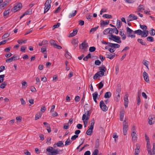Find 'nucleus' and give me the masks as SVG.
I'll list each match as a JSON object with an SVG mask.
<instances>
[{"label": "nucleus", "instance_id": "a18cd8bd", "mask_svg": "<svg viewBox=\"0 0 155 155\" xmlns=\"http://www.w3.org/2000/svg\"><path fill=\"white\" fill-rule=\"evenodd\" d=\"M4 74L0 75V83L3 82L4 80Z\"/></svg>", "mask_w": 155, "mask_h": 155}, {"label": "nucleus", "instance_id": "e433bc0d", "mask_svg": "<svg viewBox=\"0 0 155 155\" xmlns=\"http://www.w3.org/2000/svg\"><path fill=\"white\" fill-rule=\"evenodd\" d=\"M102 17L106 18H112L111 15L108 14H104L103 15Z\"/></svg>", "mask_w": 155, "mask_h": 155}, {"label": "nucleus", "instance_id": "1a4fd4ad", "mask_svg": "<svg viewBox=\"0 0 155 155\" xmlns=\"http://www.w3.org/2000/svg\"><path fill=\"white\" fill-rule=\"evenodd\" d=\"M81 46L82 47L81 49L85 50L86 49L87 50L88 45L87 43L86 42V41L84 40L83 42L79 46V48H81Z\"/></svg>", "mask_w": 155, "mask_h": 155}, {"label": "nucleus", "instance_id": "ea45409f", "mask_svg": "<svg viewBox=\"0 0 155 155\" xmlns=\"http://www.w3.org/2000/svg\"><path fill=\"white\" fill-rule=\"evenodd\" d=\"M99 140L98 139H97L96 142L95 144V148H98L99 147Z\"/></svg>", "mask_w": 155, "mask_h": 155}, {"label": "nucleus", "instance_id": "ddd939ff", "mask_svg": "<svg viewBox=\"0 0 155 155\" xmlns=\"http://www.w3.org/2000/svg\"><path fill=\"white\" fill-rule=\"evenodd\" d=\"M22 6V5L21 3L18 4L15 6L13 8V10L14 12H15L20 10Z\"/></svg>", "mask_w": 155, "mask_h": 155}, {"label": "nucleus", "instance_id": "de8ad7c7", "mask_svg": "<svg viewBox=\"0 0 155 155\" xmlns=\"http://www.w3.org/2000/svg\"><path fill=\"white\" fill-rule=\"evenodd\" d=\"M96 48L94 47H91L89 49V51L91 52H94Z\"/></svg>", "mask_w": 155, "mask_h": 155}, {"label": "nucleus", "instance_id": "473e14b6", "mask_svg": "<svg viewBox=\"0 0 155 155\" xmlns=\"http://www.w3.org/2000/svg\"><path fill=\"white\" fill-rule=\"evenodd\" d=\"M122 25V23L119 20H117V25L118 28H120Z\"/></svg>", "mask_w": 155, "mask_h": 155}, {"label": "nucleus", "instance_id": "b1692460", "mask_svg": "<svg viewBox=\"0 0 155 155\" xmlns=\"http://www.w3.org/2000/svg\"><path fill=\"white\" fill-rule=\"evenodd\" d=\"M45 7H44V13H45L46 12H47L48 10L49 9L51 8V5H48L46 4V5H45Z\"/></svg>", "mask_w": 155, "mask_h": 155}, {"label": "nucleus", "instance_id": "c756f323", "mask_svg": "<svg viewBox=\"0 0 155 155\" xmlns=\"http://www.w3.org/2000/svg\"><path fill=\"white\" fill-rule=\"evenodd\" d=\"M111 92L110 91L107 92L105 93L104 97L105 98H109L111 96Z\"/></svg>", "mask_w": 155, "mask_h": 155}, {"label": "nucleus", "instance_id": "aec40b11", "mask_svg": "<svg viewBox=\"0 0 155 155\" xmlns=\"http://www.w3.org/2000/svg\"><path fill=\"white\" fill-rule=\"evenodd\" d=\"M132 137V140L133 141H136L137 140V136L136 133L134 132H133L131 134Z\"/></svg>", "mask_w": 155, "mask_h": 155}, {"label": "nucleus", "instance_id": "dca6fc26", "mask_svg": "<svg viewBox=\"0 0 155 155\" xmlns=\"http://www.w3.org/2000/svg\"><path fill=\"white\" fill-rule=\"evenodd\" d=\"M54 148L51 147H48L46 150L49 153V154L53 155Z\"/></svg>", "mask_w": 155, "mask_h": 155}, {"label": "nucleus", "instance_id": "7ed1b4c3", "mask_svg": "<svg viewBox=\"0 0 155 155\" xmlns=\"http://www.w3.org/2000/svg\"><path fill=\"white\" fill-rule=\"evenodd\" d=\"M94 121L93 119L91 121V126L87 130L86 132V134L88 135H91L93 132V130L94 128Z\"/></svg>", "mask_w": 155, "mask_h": 155}, {"label": "nucleus", "instance_id": "4d7b16f0", "mask_svg": "<svg viewBox=\"0 0 155 155\" xmlns=\"http://www.w3.org/2000/svg\"><path fill=\"white\" fill-rule=\"evenodd\" d=\"M104 86V84L102 82H101L99 84L98 88L100 89L102 88Z\"/></svg>", "mask_w": 155, "mask_h": 155}, {"label": "nucleus", "instance_id": "58836bf2", "mask_svg": "<svg viewBox=\"0 0 155 155\" xmlns=\"http://www.w3.org/2000/svg\"><path fill=\"white\" fill-rule=\"evenodd\" d=\"M146 39L148 41L153 42L154 41L153 38L151 36H149L147 37Z\"/></svg>", "mask_w": 155, "mask_h": 155}, {"label": "nucleus", "instance_id": "13d9d810", "mask_svg": "<svg viewBox=\"0 0 155 155\" xmlns=\"http://www.w3.org/2000/svg\"><path fill=\"white\" fill-rule=\"evenodd\" d=\"M140 28L143 30H146L147 29V26L145 25H140Z\"/></svg>", "mask_w": 155, "mask_h": 155}, {"label": "nucleus", "instance_id": "412c9836", "mask_svg": "<svg viewBox=\"0 0 155 155\" xmlns=\"http://www.w3.org/2000/svg\"><path fill=\"white\" fill-rule=\"evenodd\" d=\"M78 31V30L76 29H74L73 30V32L70 34L69 36V37H73L75 36L77 34Z\"/></svg>", "mask_w": 155, "mask_h": 155}, {"label": "nucleus", "instance_id": "0e129e2a", "mask_svg": "<svg viewBox=\"0 0 155 155\" xmlns=\"http://www.w3.org/2000/svg\"><path fill=\"white\" fill-rule=\"evenodd\" d=\"M126 2L128 3H133L134 2V1L133 0H125Z\"/></svg>", "mask_w": 155, "mask_h": 155}, {"label": "nucleus", "instance_id": "4468645a", "mask_svg": "<svg viewBox=\"0 0 155 155\" xmlns=\"http://www.w3.org/2000/svg\"><path fill=\"white\" fill-rule=\"evenodd\" d=\"M128 95L127 94H125L124 97V105L125 108H126L128 106Z\"/></svg>", "mask_w": 155, "mask_h": 155}, {"label": "nucleus", "instance_id": "a878e982", "mask_svg": "<svg viewBox=\"0 0 155 155\" xmlns=\"http://www.w3.org/2000/svg\"><path fill=\"white\" fill-rule=\"evenodd\" d=\"M137 41L138 42L140 43L142 45L144 46L147 45L146 42L144 41L143 40L141 39L138 38L137 39Z\"/></svg>", "mask_w": 155, "mask_h": 155}, {"label": "nucleus", "instance_id": "f704fd0d", "mask_svg": "<svg viewBox=\"0 0 155 155\" xmlns=\"http://www.w3.org/2000/svg\"><path fill=\"white\" fill-rule=\"evenodd\" d=\"M129 18H131L132 19V20H136L137 19V16H135V15L133 14H130L128 16Z\"/></svg>", "mask_w": 155, "mask_h": 155}, {"label": "nucleus", "instance_id": "3c124183", "mask_svg": "<svg viewBox=\"0 0 155 155\" xmlns=\"http://www.w3.org/2000/svg\"><path fill=\"white\" fill-rule=\"evenodd\" d=\"M98 153V150L97 149H95L92 155H97Z\"/></svg>", "mask_w": 155, "mask_h": 155}, {"label": "nucleus", "instance_id": "f257e3e1", "mask_svg": "<svg viewBox=\"0 0 155 155\" xmlns=\"http://www.w3.org/2000/svg\"><path fill=\"white\" fill-rule=\"evenodd\" d=\"M100 71L97 72L93 76V78L94 80L97 79L98 76L102 77L104 75V72H105L107 69L104 65L99 67Z\"/></svg>", "mask_w": 155, "mask_h": 155}, {"label": "nucleus", "instance_id": "2f4dec72", "mask_svg": "<svg viewBox=\"0 0 155 155\" xmlns=\"http://www.w3.org/2000/svg\"><path fill=\"white\" fill-rule=\"evenodd\" d=\"M72 142V141L69 138L65 142L64 146H67L70 145Z\"/></svg>", "mask_w": 155, "mask_h": 155}, {"label": "nucleus", "instance_id": "680f3d73", "mask_svg": "<svg viewBox=\"0 0 155 155\" xmlns=\"http://www.w3.org/2000/svg\"><path fill=\"white\" fill-rule=\"evenodd\" d=\"M78 137V135H74L71 137V139L73 141L75 140Z\"/></svg>", "mask_w": 155, "mask_h": 155}, {"label": "nucleus", "instance_id": "f03ea898", "mask_svg": "<svg viewBox=\"0 0 155 155\" xmlns=\"http://www.w3.org/2000/svg\"><path fill=\"white\" fill-rule=\"evenodd\" d=\"M87 113H85V114L83 115L82 120H83L84 127H86L87 124V123L88 121L89 118L90 116L91 113V110H89L87 111Z\"/></svg>", "mask_w": 155, "mask_h": 155}, {"label": "nucleus", "instance_id": "9b49d317", "mask_svg": "<svg viewBox=\"0 0 155 155\" xmlns=\"http://www.w3.org/2000/svg\"><path fill=\"white\" fill-rule=\"evenodd\" d=\"M148 120V123L150 125L153 124L155 121L154 117L152 116H150L149 117Z\"/></svg>", "mask_w": 155, "mask_h": 155}, {"label": "nucleus", "instance_id": "9d476101", "mask_svg": "<svg viewBox=\"0 0 155 155\" xmlns=\"http://www.w3.org/2000/svg\"><path fill=\"white\" fill-rule=\"evenodd\" d=\"M19 58L17 55H14L13 57L8 59L6 60V62L7 63H10L13 61L18 60Z\"/></svg>", "mask_w": 155, "mask_h": 155}, {"label": "nucleus", "instance_id": "49530a36", "mask_svg": "<svg viewBox=\"0 0 155 155\" xmlns=\"http://www.w3.org/2000/svg\"><path fill=\"white\" fill-rule=\"evenodd\" d=\"M60 23H57V24L56 25H54L53 26L52 28L53 29L58 28L60 26Z\"/></svg>", "mask_w": 155, "mask_h": 155}, {"label": "nucleus", "instance_id": "c03bdc74", "mask_svg": "<svg viewBox=\"0 0 155 155\" xmlns=\"http://www.w3.org/2000/svg\"><path fill=\"white\" fill-rule=\"evenodd\" d=\"M77 11L75 10L74 13L70 14L69 15V18H71L72 17L74 16L76 14Z\"/></svg>", "mask_w": 155, "mask_h": 155}, {"label": "nucleus", "instance_id": "5fc2aeb1", "mask_svg": "<svg viewBox=\"0 0 155 155\" xmlns=\"http://www.w3.org/2000/svg\"><path fill=\"white\" fill-rule=\"evenodd\" d=\"M98 26H97L94 28H91L90 30V32H91L92 31H95L98 29Z\"/></svg>", "mask_w": 155, "mask_h": 155}, {"label": "nucleus", "instance_id": "338daca9", "mask_svg": "<svg viewBox=\"0 0 155 155\" xmlns=\"http://www.w3.org/2000/svg\"><path fill=\"white\" fill-rule=\"evenodd\" d=\"M46 110V108L45 107L43 106L41 107V110L42 112L43 113Z\"/></svg>", "mask_w": 155, "mask_h": 155}, {"label": "nucleus", "instance_id": "e2e57ef3", "mask_svg": "<svg viewBox=\"0 0 155 155\" xmlns=\"http://www.w3.org/2000/svg\"><path fill=\"white\" fill-rule=\"evenodd\" d=\"M63 128L64 129H67L69 128L68 124V123H65L64 124L63 126Z\"/></svg>", "mask_w": 155, "mask_h": 155}, {"label": "nucleus", "instance_id": "864d4df0", "mask_svg": "<svg viewBox=\"0 0 155 155\" xmlns=\"http://www.w3.org/2000/svg\"><path fill=\"white\" fill-rule=\"evenodd\" d=\"M141 37H146L147 36V34H146V31H143V34L141 35Z\"/></svg>", "mask_w": 155, "mask_h": 155}, {"label": "nucleus", "instance_id": "f3484780", "mask_svg": "<svg viewBox=\"0 0 155 155\" xmlns=\"http://www.w3.org/2000/svg\"><path fill=\"white\" fill-rule=\"evenodd\" d=\"M143 76L145 81L147 82H149V80L147 73L145 71H144L143 74Z\"/></svg>", "mask_w": 155, "mask_h": 155}, {"label": "nucleus", "instance_id": "79ce46f5", "mask_svg": "<svg viewBox=\"0 0 155 155\" xmlns=\"http://www.w3.org/2000/svg\"><path fill=\"white\" fill-rule=\"evenodd\" d=\"M150 33L151 35L154 36L155 35V30L153 29H151L150 30Z\"/></svg>", "mask_w": 155, "mask_h": 155}, {"label": "nucleus", "instance_id": "bb28decb", "mask_svg": "<svg viewBox=\"0 0 155 155\" xmlns=\"http://www.w3.org/2000/svg\"><path fill=\"white\" fill-rule=\"evenodd\" d=\"M140 149V147L139 144L137 143L136 144V148L135 149V153H139V150Z\"/></svg>", "mask_w": 155, "mask_h": 155}, {"label": "nucleus", "instance_id": "2eb2a0df", "mask_svg": "<svg viewBox=\"0 0 155 155\" xmlns=\"http://www.w3.org/2000/svg\"><path fill=\"white\" fill-rule=\"evenodd\" d=\"M124 115V110L123 109H121L120 111V118L121 121H123Z\"/></svg>", "mask_w": 155, "mask_h": 155}, {"label": "nucleus", "instance_id": "7c9ffc66", "mask_svg": "<svg viewBox=\"0 0 155 155\" xmlns=\"http://www.w3.org/2000/svg\"><path fill=\"white\" fill-rule=\"evenodd\" d=\"M61 150L57 148L56 149H54L53 155L58 154L60 153Z\"/></svg>", "mask_w": 155, "mask_h": 155}, {"label": "nucleus", "instance_id": "09e8293b", "mask_svg": "<svg viewBox=\"0 0 155 155\" xmlns=\"http://www.w3.org/2000/svg\"><path fill=\"white\" fill-rule=\"evenodd\" d=\"M26 48V47L25 46H22L21 48L20 51L22 52H25Z\"/></svg>", "mask_w": 155, "mask_h": 155}, {"label": "nucleus", "instance_id": "393cba45", "mask_svg": "<svg viewBox=\"0 0 155 155\" xmlns=\"http://www.w3.org/2000/svg\"><path fill=\"white\" fill-rule=\"evenodd\" d=\"M42 115V113L41 112H39L37 113L35 115V120H37L41 117Z\"/></svg>", "mask_w": 155, "mask_h": 155}, {"label": "nucleus", "instance_id": "6e6d98bb", "mask_svg": "<svg viewBox=\"0 0 155 155\" xmlns=\"http://www.w3.org/2000/svg\"><path fill=\"white\" fill-rule=\"evenodd\" d=\"M78 41L77 40L74 39L72 41V43L73 45H76V46L77 45H78Z\"/></svg>", "mask_w": 155, "mask_h": 155}, {"label": "nucleus", "instance_id": "c85d7f7f", "mask_svg": "<svg viewBox=\"0 0 155 155\" xmlns=\"http://www.w3.org/2000/svg\"><path fill=\"white\" fill-rule=\"evenodd\" d=\"M121 91V88L119 84H118L116 90V94H120Z\"/></svg>", "mask_w": 155, "mask_h": 155}, {"label": "nucleus", "instance_id": "8fccbe9b", "mask_svg": "<svg viewBox=\"0 0 155 155\" xmlns=\"http://www.w3.org/2000/svg\"><path fill=\"white\" fill-rule=\"evenodd\" d=\"M108 29H109L108 30H109V31H108V33L110 34V35H113L112 34L114 33L113 29L111 28H108Z\"/></svg>", "mask_w": 155, "mask_h": 155}, {"label": "nucleus", "instance_id": "c9c22d12", "mask_svg": "<svg viewBox=\"0 0 155 155\" xmlns=\"http://www.w3.org/2000/svg\"><path fill=\"white\" fill-rule=\"evenodd\" d=\"M57 146L58 147H63L64 146V143H63V141H59L57 143Z\"/></svg>", "mask_w": 155, "mask_h": 155}, {"label": "nucleus", "instance_id": "a19ab883", "mask_svg": "<svg viewBox=\"0 0 155 155\" xmlns=\"http://www.w3.org/2000/svg\"><path fill=\"white\" fill-rule=\"evenodd\" d=\"M10 33H6L2 37V39H4L8 37L10 35Z\"/></svg>", "mask_w": 155, "mask_h": 155}, {"label": "nucleus", "instance_id": "0eeeda50", "mask_svg": "<svg viewBox=\"0 0 155 155\" xmlns=\"http://www.w3.org/2000/svg\"><path fill=\"white\" fill-rule=\"evenodd\" d=\"M123 132L124 135H126L127 132L128 130V124L126 120H124L123 122Z\"/></svg>", "mask_w": 155, "mask_h": 155}, {"label": "nucleus", "instance_id": "052dcab7", "mask_svg": "<svg viewBox=\"0 0 155 155\" xmlns=\"http://www.w3.org/2000/svg\"><path fill=\"white\" fill-rule=\"evenodd\" d=\"M119 70V67L118 65H117L115 67V73L116 74H117L118 73Z\"/></svg>", "mask_w": 155, "mask_h": 155}, {"label": "nucleus", "instance_id": "423d86ee", "mask_svg": "<svg viewBox=\"0 0 155 155\" xmlns=\"http://www.w3.org/2000/svg\"><path fill=\"white\" fill-rule=\"evenodd\" d=\"M57 42V41L51 39L50 40L49 43L51 45H53L55 48L58 49H61L62 48V47L61 46L58 45L56 43Z\"/></svg>", "mask_w": 155, "mask_h": 155}, {"label": "nucleus", "instance_id": "39448f33", "mask_svg": "<svg viewBox=\"0 0 155 155\" xmlns=\"http://www.w3.org/2000/svg\"><path fill=\"white\" fill-rule=\"evenodd\" d=\"M126 33L127 35V37H130L131 38H134L135 37V34H132L133 32L134 33V31H133L129 27H128L126 28Z\"/></svg>", "mask_w": 155, "mask_h": 155}, {"label": "nucleus", "instance_id": "5701e85b", "mask_svg": "<svg viewBox=\"0 0 155 155\" xmlns=\"http://www.w3.org/2000/svg\"><path fill=\"white\" fill-rule=\"evenodd\" d=\"M66 54H65V57L68 59H71V54L69 52L68 50H65Z\"/></svg>", "mask_w": 155, "mask_h": 155}, {"label": "nucleus", "instance_id": "f8f14e48", "mask_svg": "<svg viewBox=\"0 0 155 155\" xmlns=\"http://www.w3.org/2000/svg\"><path fill=\"white\" fill-rule=\"evenodd\" d=\"M144 10V6L143 5L140 4L137 7V11L135 12V13L137 12H142Z\"/></svg>", "mask_w": 155, "mask_h": 155}, {"label": "nucleus", "instance_id": "20e7f679", "mask_svg": "<svg viewBox=\"0 0 155 155\" xmlns=\"http://www.w3.org/2000/svg\"><path fill=\"white\" fill-rule=\"evenodd\" d=\"M110 36L111 37L109 38V39L113 40L118 43H120L121 42L120 37L114 36L113 35H110Z\"/></svg>", "mask_w": 155, "mask_h": 155}, {"label": "nucleus", "instance_id": "6e6552de", "mask_svg": "<svg viewBox=\"0 0 155 155\" xmlns=\"http://www.w3.org/2000/svg\"><path fill=\"white\" fill-rule=\"evenodd\" d=\"M100 106L101 109L104 111H107L108 110L107 107L103 100L100 101Z\"/></svg>", "mask_w": 155, "mask_h": 155}, {"label": "nucleus", "instance_id": "4be33fe9", "mask_svg": "<svg viewBox=\"0 0 155 155\" xmlns=\"http://www.w3.org/2000/svg\"><path fill=\"white\" fill-rule=\"evenodd\" d=\"M93 98L94 101V102L97 103V98L98 96V93L97 91L95 92L94 93L92 94Z\"/></svg>", "mask_w": 155, "mask_h": 155}, {"label": "nucleus", "instance_id": "4c0bfd02", "mask_svg": "<svg viewBox=\"0 0 155 155\" xmlns=\"http://www.w3.org/2000/svg\"><path fill=\"white\" fill-rule=\"evenodd\" d=\"M9 3V2L7 1H5L0 5L1 8L5 6L6 5Z\"/></svg>", "mask_w": 155, "mask_h": 155}, {"label": "nucleus", "instance_id": "774afa93", "mask_svg": "<svg viewBox=\"0 0 155 155\" xmlns=\"http://www.w3.org/2000/svg\"><path fill=\"white\" fill-rule=\"evenodd\" d=\"M24 153L26 155H31V153L28 151L27 150H24Z\"/></svg>", "mask_w": 155, "mask_h": 155}, {"label": "nucleus", "instance_id": "bf43d9fd", "mask_svg": "<svg viewBox=\"0 0 155 155\" xmlns=\"http://www.w3.org/2000/svg\"><path fill=\"white\" fill-rule=\"evenodd\" d=\"M39 137L40 138V140L41 141H43L44 140V135L43 134H40Z\"/></svg>", "mask_w": 155, "mask_h": 155}, {"label": "nucleus", "instance_id": "a211bd4d", "mask_svg": "<svg viewBox=\"0 0 155 155\" xmlns=\"http://www.w3.org/2000/svg\"><path fill=\"white\" fill-rule=\"evenodd\" d=\"M115 53H113L112 54L110 53H107L106 54L107 58H109L110 59H113L115 56Z\"/></svg>", "mask_w": 155, "mask_h": 155}, {"label": "nucleus", "instance_id": "6ab92c4d", "mask_svg": "<svg viewBox=\"0 0 155 155\" xmlns=\"http://www.w3.org/2000/svg\"><path fill=\"white\" fill-rule=\"evenodd\" d=\"M109 23V21L107 20L105 22H104L103 20H101V26L104 27L106 25H108Z\"/></svg>", "mask_w": 155, "mask_h": 155}, {"label": "nucleus", "instance_id": "cd10ccee", "mask_svg": "<svg viewBox=\"0 0 155 155\" xmlns=\"http://www.w3.org/2000/svg\"><path fill=\"white\" fill-rule=\"evenodd\" d=\"M134 34H136L138 35H141V34H143V31L140 29H138L136 30L134 32Z\"/></svg>", "mask_w": 155, "mask_h": 155}, {"label": "nucleus", "instance_id": "72a5a7b5", "mask_svg": "<svg viewBox=\"0 0 155 155\" xmlns=\"http://www.w3.org/2000/svg\"><path fill=\"white\" fill-rule=\"evenodd\" d=\"M7 82L6 81H4L0 85V87L1 88L4 89L7 85Z\"/></svg>", "mask_w": 155, "mask_h": 155}, {"label": "nucleus", "instance_id": "69168bd1", "mask_svg": "<svg viewBox=\"0 0 155 155\" xmlns=\"http://www.w3.org/2000/svg\"><path fill=\"white\" fill-rule=\"evenodd\" d=\"M101 64V61L99 60H96L95 61V64L97 65H99Z\"/></svg>", "mask_w": 155, "mask_h": 155}, {"label": "nucleus", "instance_id": "603ef678", "mask_svg": "<svg viewBox=\"0 0 155 155\" xmlns=\"http://www.w3.org/2000/svg\"><path fill=\"white\" fill-rule=\"evenodd\" d=\"M9 10H10L9 9H8L7 10L5 11L3 13V16H4L7 15H9Z\"/></svg>", "mask_w": 155, "mask_h": 155}, {"label": "nucleus", "instance_id": "37998d69", "mask_svg": "<svg viewBox=\"0 0 155 155\" xmlns=\"http://www.w3.org/2000/svg\"><path fill=\"white\" fill-rule=\"evenodd\" d=\"M51 138L50 137H49L47 139L46 143H47L48 145H50L51 144Z\"/></svg>", "mask_w": 155, "mask_h": 155}]
</instances>
